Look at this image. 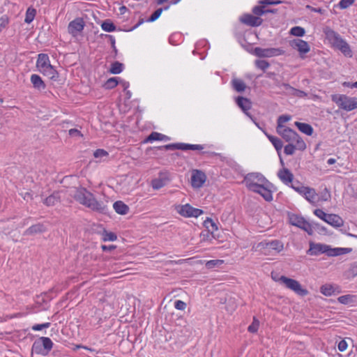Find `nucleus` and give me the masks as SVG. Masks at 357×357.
<instances>
[{"label": "nucleus", "mask_w": 357, "mask_h": 357, "mask_svg": "<svg viewBox=\"0 0 357 357\" xmlns=\"http://www.w3.org/2000/svg\"><path fill=\"white\" fill-rule=\"evenodd\" d=\"M302 195H303L309 202L314 203L315 202L317 194L316 193L314 188L307 187L306 190L303 194H302Z\"/></svg>", "instance_id": "473e14b6"}, {"label": "nucleus", "mask_w": 357, "mask_h": 357, "mask_svg": "<svg viewBox=\"0 0 357 357\" xmlns=\"http://www.w3.org/2000/svg\"><path fill=\"white\" fill-rule=\"evenodd\" d=\"M299 228L306 231L308 235L311 236L314 233L313 224H310L305 218L303 219V222L301 224V226Z\"/></svg>", "instance_id": "37998d69"}, {"label": "nucleus", "mask_w": 357, "mask_h": 357, "mask_svg": "<svg viewBox=\"0 0 357 357\" xmlns=\"http://www.w3.org/2000/svg\"><path fill=\"white\" fill-rule=\"evenodd\" d=\"M314 214L326 222V220L327 219L328 213H326L322 209L317 208L314 211Z\"/></svg>", "instance_id": "680f3d73"}, {"label": "nucleus", "mask_w": 357, "mask_h": 357, "mask_svg": "<svg viewBox=\"0 0 357 357\" xmlns=\"http://www.w3.org/2000/svg\"><path fill=\"white\" fill-rule=\"evenodd\" d=\"M119 84L118 77H110L103 84L105 89H112L115 88Z\"/></svg>", "instance_id": "a19ab883"}, {"label": "nucleus", "mask_w": 357, "mask_h": 357, "mask_svg": "<svg viewBox=\"0 0 357 357\" xmlns=\"http://www.w3.org/2000/svg\"><path fill=\"white\" fill-rule=\"evenodd\" d=\"M59 193L58 192H54L51 195L44 199L43 203L46 206H50L55 205L56 203L59 202Z\"/></svg>", "instance_id": "c85d7f7f"}, {"label": "nucleus", "mask_w": 357, "mask_h": 357, "mask_svg": "<svg viewBox=\"0 0 357 357\" xmlns=\"http://www.w3.org/2000/svg\"><path fill=\"white\" fill-rule=\"evenodd\" d=\"M254 54L258 57L266 58L282 55L284 54V51L280 48H261L257 47L254 49Z\"/></svg>", "instance_id": "39448f33"}, {"label": "nucleus", "mask_w": 357, "mask_h": 357, "mask_svg": "<svg viewBox=\"0 0 357 357\" xmlns=\"http://www.w3.org/2000/svg\"><path fill=\"white\" fill-rule=\"evenodd\" d=\"M271 183H261L255 190H250L254 192L259 194L266 201L270 202L273 200L272 192L268 189V185Z\"/></svg>", "instance_id": "a211bd4d"}, {"label": "nucleus", "mask_w": 357, "mask_h": 357, "mask_svg": "<svg viewBox=\"0 0 357 357\" xmlns=\"http://www.w3.org/2000/svg\"><path fill=\"white\" fill-rule=\"evenodd\" d=\"M204 149V146L200 144H190L183 143V151L192 150L201 151Z\"/></svg>", "instance_id": "864d4df0"}, {"label": "nucleus", "mask_w": 357, "mask_h": 357, "mask_svg": "<svg viewBox=\"0 0 357 357\" xmlns=\"http://www.w3.org/2000/svg\"><path fill=\"white\" fill-rule=\"evenodd\" d=\"M85 26V22L82 17H77L71 21L68 26V33L73 37H76L81 33Z\"/></svg>", "instance_id": "9d476101"}, {"label": "nucleus", "mask_w": 357, "mask_h": 357, "mask_svg": "<svg viewBox=\"0 0 357 357\" xmlns=\"http://www.w3.org/2000/svg\"><path fill=\"white\" fill-rule=\"evenodd\" d=\"M289 45L293 49L296 50L299 52L301 58H303V54L308 53L310 50L309 44L299 38L290 40Z\"/></svg>", "instance_id": "9b49d317"}, {"label": "nucleus", "mask_w": 357, "mask_h": 357, "mask_svg": "<svg viewBox=\"0 0 357 357\" xmlns=\"http://www.w3.org/2000/svg\"><path fill=\"white\" fill-rule=\"evenodd\" d=\"M259 326V321L256 317L253 318L252 323L248 326V331L251 333H255L257 332Z\"/></svg>", "instance_id": "603ef678"}, {"label": "nucleus", "mask_w": 357, "mask_h": 357, "mask_svg": "<svg viewBox=\"0 0 357 357\" xmlns=\"http://www.w3.org/2000/svg\"><path fill=\"white\" fill-rule=\"evenodd\" d=\"M108 155V153L104 149H98L93 152V156L96 158Z\"/></svg>", "instance_id": "774afa93"}, {"label": "nucleus", "mask_w": 357, "mask_h": 357, "mask_svg": "<svg viewBox=\"0 0 357 357\" xmlns=\"http://www.w3.org/2000/svg\"><path fill=\"white\" fill-rule=\"evenodd\" d=\"M177 211L181 215L185 217V218H190V217L197 218L200 215L204 213L203 210L194 208L192 206H190L189 204L179 206Z\"/></svg>", "instance_id": "0eeeda50"}, {"label": "nucleus", "mask_w": 357, "mask_h": 357, "mask_svg": "<svg viewBox=\"0 0 357 357\" xmlns=\"http://www.w3.org/2000/svg\"><path fill=\"white\" fill-rule=\"evenodd\" d=\"M278 176L286 185L293 183L294 174L287 168L280 169L278 172Z\"/></svg>", "instance_id": "aec40b11"}, {"label": "nucleus", "mask_w": 357, "mask_h": 357, "mask_svg": "<svg viewBox=\"0 0 357 357\" xmlns=\"http://www.w3.org/2000/svg\"><path fill=\"white\" fill-rule=\"evenodd\" d=\"M236 105L242 109L245 114L248 116L257 127H259V124L256 122V119L250 112L249 110L252 107V102L248 98L243 96H238L236 98Z\"/></svg>", "instance_id": "423d86ee"}, {"label": "nucleus", "mask_w": 357, "mask_h": 357, "mask_svg": "<svg viewBox=\"0 0 357 357\" xmlns=\"http://www.w3.org/2000/svg\"><path fill=\"white\" fill-rule=\"evenodd\" d=\"M309 249L306 251V254L310 256H318L321 254H326L328 245L310 241L309 243Z\"/></svg>", "instance_id": "2eb2a0df"}, {"label": "nucleus", "mask_w": 357, "mask_h": 357, "mask_svg": "<svg viewBox=\"0 0 357 357\" xmlns=\"http://www.w3.org/2000/svg\"><path fill=\"white\" fill-rule=\"evenodd\" d=\"M101 28L107 32H112L116 29V25L110 20L103 21L101 24Z\"/></svg>", "instance_id": "4c0bfd02"}, {"label": "nucleus", "mask_w": 357, "mask_h": 357, "mask_svg": "<svg viewBox=\"0 0 357 357\" xmlns=\"http://www.w3.org/2000/svg\"><path fill=\"white\" fill-rule=\"evenodd\" d=\"M266 247L269 249L280 252L283 249V244L278 240H274L266 243Z\"/></svg>", "instance_id": "58836bf2"}, {"label": "nucleus", "mask_w": 357, "mask_h": 357, "mask_svg": "<svg viewBox=\"0 0 357 357\" xmlns=\"http://www.w3.org/2000/svg\"><path fill=\"white\" fill-rule=\"evenodd\" d=\"M49 66H51L50 58L46 54H39L36 61V68L40 73L43 72V70L47 68Z\"/></svg>", "instance_id": "6ab92c4d"}, {"label": "nucleus", "mask_w": 357, "mask_h": 357, "mask_svg": "<svg viewBox=\"0 0 357 357\" xmlns=\"http://www.w3.org/2000/svg\"><path fill=\"white\" fill-rule=\"evenodd\" d=\"M331 100L335 102L338 107L346 111H351L357 108V98L349 97L346 95L335 94L332 95Z\"/></svg>", "instance_id": "f257e3e1"}, {"label": "nucleus", "mask_w": 357, "mask_h": 357, "mask_svg": "<svg viewBox=\"0 0 357 357\" xmlns=\"http://www.w3.org/2000/svg\"><path fill=\"white\" fill-rule=\"evenodd\" d=\"M354 298H356V296H354V295L347 294V295H343V296H339L337 298V301L341 304L347 305V304L354 303Z\"/></svg>", "instance_id": "ea45409f"}, {"label": "nucleus", "mask_w": 357, "mask_h": 357, "mask_svg": "<svg viewBox=\"0 0 357 357\" xmlns=\"http://www.w3.org/2000/svg\"><path fill=\"white\" fill-rule=\"evenodd\" d=\"M290 33L293 36L302 37L305 35V29L301 26H294L290 30Z\"/></svg>", "instance_id": "49530a36"}, {"label": "nucleus", "mask_w": 357, "mask_h": 357, "mask_svg": "<svg viewBox=\"0 0 357 357\" xmlns=\"http://www.w3.org/2000/svg\"><path fill=\"white\" fill-rule=\"evenodd\" d=\"M154 149H158V150H182L183 151V143H174V144H169L164 146H155V147H151L148 150H153Z\"/></svg>", "instance_id": "a878e982"}, {"label": "nucleus", "mask_w": 357, "mask_h": 357, "mask_svg": "<svg viewBox=\"0 0 357 357\" xmlns=\"http://www.w3.org/2000/svg\"><path fill=\"white\" fill-rule=\"evenodd\" d=\"M43 75L47 77L49 79L54 82H56L59 84L61 83V80L59 79V74L56 71V70L51 65L47 67V68L43 70V72H41Z\"/></svg>", "instance_id": "412c9836"}, {"label": "nucleus", "mask_w": 357, "mask_h": 357, "mask_svg": "<svg viewBox=\"0 0 357 357\" xmlns=\"http://www.w3.org/2000/svg\"><path fill=\"white\" fill-rule=\"evenodd\" d=\"M255 66L258 68L265 71L266 69H267L270 66V63L265 60H256Z\"/></svg>", "instance_id": "4d7b16f0"}, {"label": "nucleus", "mask_w": 357, "mask_h": 357, "mask_svg": "<svg viewBox=\"0 0 357 357\" xmlns=\"http://www.w3.org/2000/svg\"><path fill=\"white\" fill-rule=\"evenodd\" d=\"M36 14V10L33 8L29 7L26 10L24 22L27 24H30L34 20Z\"/></svg>", "instance_id": "79ce46f5"}, {"label": "nucleus", "mask_w": 357, "mask_h": 357, "mask_svg": "<svg viewBox=\"0 0 357 357\" xmlns=\"http://www.w3.org/2000/svg\"><path fill=\"white\" fill-rule=\"evenodd\" d=\"M281 137L289 143L297 144L298 150L304 151L306 149V144L298 134L290 128H286L281 132Z\"/></svg>", "instance_id": "7ed1b4c3"}, {"label": "nucleus", "mask_w": 357, "mask_h": 357, "mask_svg": "<svg viewBox=\"0 0 357 357\" xmlns=\"http://www.w3.org/2000/svg\"><path fill=\"white\" fill-rule=\"evenodd\" d=\"M206 180V176L201 170L194 169L191 175V185L195 188H201Z\"/></svg>", "instance_id": "4468645a"}, {"label": "nucleus", "mask_w": 357, "mask_h": 357, "mask_svg": "<svg viewBox=\"0 0 357 357\" xmlns=\"http://www.w3.org/2000/svg\"><path fill=\"white\" fill-rule=\"evenodd\" d=\"M267 137L270 142L273 145V146L275 147V149H276V151H278V153L280 154V151H281L283 146L282 141L280 138L273 135H267Z\"/></svg>", "instance_id": "f704fd0d"}, {"label": "nucleus", "mask_w": 357, "mask_h": 357, "mask_svg": "<svg viewBox=\"0 0 357 357\" xmlns=\"http://www.w3.org/2000/svg\"><path fill=\"white\" fill-rule=\"evenodd\" d=\"M162 11H163L162 8H158L151 14V15L146 20V22H155L156 20H158L160 17Z\"/></svg>", "instance_id": "09e8293b"}, {"label": "nucleus", "mask_w": 357, "mask_h": 357, "mask_svg": "<svg viewBox=\"0 0 357 357\" xmlns=\"http://www.w3.org/2000/svg\"><path fill=\"white\" fill-rule=\"evenodd\" d=\"M303 219L304 218L299 215L294 213L289 214V223L291 225L296 226L298 228L301 226V224L303 222Z\"/></svg>", "instance_id": "72a5a7b5"}, {"label": "nucleus", "mask_w": 357, "mask_h": 357, "mask_svg": "<svg viewBox=\"0 0 357 357\" xmlns=\"http://www.w3.org/2000/svg\"><path fill=\"white\" fill-rule=\"evenodd\" d=\"M291 187L297 192L302 195L306 190L305 186H303L301 185V183L299 181L293 182L291 185Z\"/></svg>", "instance_id": "3c124183"}, {"label": "nucleus", "mask_w": 357, "mask_h": 357, "mask_svg": "<svg viewBox=\"0 0 357 357\" xmlns=\"http://www.w3.org/2000/svg\"><path fill=\"white\" fill-rule=\"evenodd\" d=\"M326 250V255L328 257L340 256L339 248H332L328 245Z\"/></svg>", "instance_id": "bf43d9fd"}, {"label": "nucleus", "mask_w": 357, "mask_h": 357, "mask_svg": "<svg viewBox=\"0 0 357 357\" xmlns=\"http://www.w3.org/2000/svg\"><path fill=\"white\" fill-rule=\"evenodd\" d=\"M241 22L244 24L256 27L260 26L263 20L260 17L254 16L251 14H244L240 19Z\"/></svg>", "instance_id": "f3484780"}, {"label": "nucleus", "mask_w": 357, "mask_h": 357, "mask_svg": "<svg viewBox=\"0 0 357 357\" xmlns=\"http://www.w3.org/2000/svg\"><path fill=\"white\" fill-rule=\"evenodd\" d=\"M275 84L279 88H283L285 91L284 93L288 96H293L298 98H305L307 96V93L305 91L296 89L287 83L280 84L278 80H276Z\"/></svg>", "instance_id": "f8f14e48"}, {"label": "nucleus", "mask_w": 357, "mask_h": 357, "mask_svg": "<svg viewBox=\"0 0 357 357\" xmlns=\"http://www.w3.org/2000/svg\"><path fill=\"white\" fill-rule=\"evenodd\" d=\"M113 208L116 213L120 215H126L129 211V207L122 201H116L113 204Z\"/></svg>", "instance_id": "393cba45"}, {"label": "nucleus", "mask_w": 357, "mask_h": 357, "mask_svg": "<svg viewBox=\"0 0 357 357\" xmlns=\"http://www.w3.org/2000/svg\"><path fill=\"white\" fill-rule=\"evenodd\" d=\"M117 238L116 235L113 232H108L106 230H104L102 234V239L104 241H114Z\"/></svg>", "instance_id": "5fc2aeb1"}, {"label": "nucleus", "mask_w": 357, "mask_h": 357, "mask_svg": "<svg viewBox=\"0 0 357 357\" xmlns=\"http://www.w3.org/2000/svg\"><path fill=\"white\" fill-rule=\"evenodd\" d=\"M313 229H315L321 234H326L327 232L326 228L319 223H313Z\"/></svg>", "instance_id": "338daca9"}, {"label": "nucleus", "mask_w": 357, "mask_h": 357, "mask_svg": "<svg viewBox=\"0 0 357 357\" xmlns=\"http://www.w3.org/2000/svg\"><path fill=\"white\" fill-rule=\"evenodd\" d=\"M295 126L301 132L308 136H311L313 134V128L308 123L296 121Z\"/></svg>", "instance_id": "cd10ccee"}, {"label": "nucleus", "mask_w": 357, "mask_h": 357, "mask_svg": "<svg viewBox=\"0 0 357 357\" xmlns=\"http://www.w3.org/2000/svg\"><path fill=\"white\" fill-rule=\"evenodd\" d=\"M243 182L245 183L249 190H255V188L259 187L261 183H270L264 175L259 172L247 174L244 177Z\"/></svg>", "instance_id": "f03ea898"}, {"label": "nucleus", "mask_w": 357, "mask_h": 357, "mask_svg": "<svg viewBox=\"0 0 357 357\" xmlns=\"http://www.w3.org/2000/svg\"><path fill=\"white\" fill-rule=\"evenodd\" d=\"M46 228L44 225L38 223L33 225L29 227L24 232L26 235H33L36 234H40L45 231Z\"/></svg>", "instance_id": "bb28decb"}, {"label": "nucleus", "mask_w": 357, "mask_h": 357, "mask_svg": "<svg viewBox=\"0 0 357 357\" xmlns=\"http://www.w3.org/2000/svg\"><path fill=\"white\" fill-rule=\"evenodd\" d=\"M299 228L306 231L308 235L311 236L314 233L313 224H310L305 218L303 219V222L301 224V226Z\"/></svg>", "instance_id": "c03bdc74"}, {"label": "nucleus", "mask_w": 357, "mask_h": 357, "mask_svg": "<svg viewBox=\"0 0 357 357\" xmlns=\"http://www.w3.org/2000/svg\"><path fill=\"white\" fill-rule=\"evenodd\" d=\"M338 289V287H334L330 284H325L320 287V292L326 296H330L335 294V289Z\"/></svg>", "instance_id": "c756f323"}, {"label": "nucleus", "mask_w": 357, "mask_h": 357, "mask_svg": "<svg viewBox=\"0 0 357 357\" xmlns=\"http://www.w3.org/2000/svg\"><path fill=\"white\" fill-rule=\"evenodd\" d=\"M123 70V64L119 61H114L111 64L109 72L111 74L116 75L121 73Z\"/></svg>", "instance_id": "e433bc0d"}, {"label": "nucleus", "mask_w": 357, "mask_h": 357, "mask_svg": "<svg viewBox=\"0 0 357 357\" xmlns=\"http://www.w3.org/2000/svg\"><path fill=\"white\" fill-rule=\"evenodd\" d=\"M347 274L349 276H351L352 278L356 277L357 275V264H351L349 268L347 271Z\"/></svg>", "instance_id": "0e129e2a"}, {"label": "nucleus", "mask_w": 357, "mask_h": 357, "mask_svg": "<svg viewBox=\"0 0 357 357\" xmlns=\"http://www.w3.org/2000/svg\"><path fill=\"white\" fill-rule=\"evenodd\" d=\"M31 352L36 353V354H40L43 356L47 355V351H45L44 348L42 347L40 343L38 342V340H35L32 345Z\"/></svg>", "instance_id": "c9c22d12"}, {"label": "nucleus", "mask_w": 357, "mask_h": 357, "mask_svg": "<svg viewBox=\"0 0 357 357\" xmlns=\"http://www.w3.org/2000/svg\"><path fill=\"white\" fill-rule=\"evenodd\" d=\"M160 135L161 133H159L158 132H152L144 139L143 143H149L152 142L153 141H160Z\"/></svg>", "instance_id": "a18cd8bd"}, {"label": "nucleus", "mask_w": 357, "mask_h": 357, "mask_svg": "<svg viewBox=\"0 0 357 357\" xmlns=\"http://www.w3.org/2000/svg\"><path fill=\"white\" fill-rule=\"evenodd\" d=\"M252 13L257 15V17H259L264 14L266 13V9L264 8V5L263 6H256L252 8Z\"/></svg>", "instance_id": "052dcab7"}, {"label": "nucleus", "mask_w": 357, "mask_h": 357, "mask_svg": "<svg viewBox=\"0 0 357 357\" xmlns=\"http://www.w3.org/2000/svg\"><path fill=\"white\" fill-rule=\"evenodd\" d=\"M291 119L290 115H281L278 117L277 120V126H278V129H280L282 128V126H283V123L289 121Z\"/></svg>", "instance_id": "6e6d98bb"}, {"label": "nucleus", "mask_w": 357, "mask_h": 357, "mask_svg": "<svg viewBox=\"0 0 357 357\" xmlns=\"http://www.w3.org/2000/svg\"><path fill=\"white\" fill-rule=\"evenodd\" d=\"M327 38L332 42L333 46L340 50L347 43L336 31L330 29L326 32Z\"/></svg>", "instance_id": "dca6fc26"}, {"label": "nucleus", "mask_w": 357, "mask_h": 357, "mask_svg": "<svg viewBox=\"0 0 357 357\" xmlns=\"http://www.w3.org/2000/svg\"><path fill=\"white\" fill-rule=\"evenodd\" d=\"M231 86L233 89L237 92H243L246 89L245 83L240 79H233L231 81Z\"/></svg>", "instance_id": "2f4dec72"}, {"label": "nucleus", "mask_w": 357, "mask_h": 357, "mask_svg": "<svg viewBox=\"0 0 357 357\" xmlns=\"http://www.w3.org/2000/svg\"><path fill=\"white\" fill-rule=\"evenodd\" d=\"M296 149H298L297 144L289 143L287 145L284 146V152L286 155H293Z\"/></svg>", "instance_id": "de8ad7c7"}, {"label": "nucleus", "mask_w": 357, "mask_h": 357, "mask_svg": "<svg viewBox=\"0 0 357 357\" xmlns=\"http://www.w3.org/2000/svg\"><path fill=\"white\" fill-rule=\"evenodd\" d=\"M354 2V0H340L339 3V6L342 9H345L352 5Z\"/></svg>", "instance_id": "69168bd1"}, {"label": "nucleus", "mask_w": 357, "mask_h": 357, "mask_svg": "<svg viewBox=\"0 0 357 357\" xmlns=\"http://www.w3.org/2000/svg\"><path fill=\"white\" fill-rule=\"evenodd\" d=\"M171 181V175L168 172H161L158 177L151 181V186L154 190H159L167 185Z\"/></svg>", "instance_id": "1a4fd4ad"}, {"label": "nucleus", "mask_w": 357, "mask_h": 357, "mask_svg": "<svg viewBox=\"0 0 357 357\" xmlns=\"http://www.w3.org/2000/svg\"><path fill=\"white\" fill-rule=\"evenodd\" d=\"M326 222L336 228L340 227L344 225L342 218L340 215L333 213L328 215Z\"/></svg>", "instance_id": "4be33fe9"}, {"label": "nucleus", "mask_w": 357, "mask_h": 357, "mask_svg": "<svg viewBox=\"0 0 357 357\" xmlns=\"http://www.w3.org/2000/svg\"><path fill=\"white\" fill-rule=\"evenodd\" d=\"M30 81L33 84V88L38 91H43L46 89L45 83L38 75H31Z\"/></svg>", "instance_id": "5701e85b"}, {"label": "nucleus", "mask_w": 357, "mask_h": 357, "mask_svg": "<svg viewBox=\"0 0 357 357\" xmlns=\"http://www.w3.org/2000/svg\"><path fill=\"white\" fill-rule=\"evenodd\" d=\"M38 342H39L45 351H47V354L51 351L53 347V342L50 337H41L37 339Z\"/></svg>", "instance_id": "7c9ffc66"}, {"label": "nucleus", "mask_w": 357, "mask_h": 357, "mask_svg": "<svg viewBox=\"0 0 357 357\" xmlns=\"http://www.w3.org/2000/svg\"><path fill=\"white\" fill-rule=\"evenodd\" d=\"M204 226L207 229V235H211L213 238H215V235L214 232L218 230V225L213 220L210 218H207L204 221Z\"/></svg>", "instance_id": "b1692460"}, {"label": "nucleus", "mask_w": 357, "mask_h": 357, "mask_svg": "<svg viewBox=\"0 0 357 357\" xmlns=\"http://www.w3.org/2000/svg\"><path fill=\"white\" fill-rule=\"evenodd\" d=\"M9 23V17L4 15L0 17V32L6 28Z\"/></svg>", "instance_id": "e2e57ef3"}, {"label": "nucleus", "mask_w": 357, "mask_h": 357, "mask_svg": "<svg viewBox=\"0 0 357 357\" xmlns=\"http://www.w3.org/2000/svg\"><path fill=\"white\" fill-rule=\"evenodd\" d=\"M340 51H341V52L345 56H347V57H351L353 56V53H352V51L350 48V46L349 45L346 43L344 44V45H343V47L340 48Z\"/></svg>", "instance_id": "13d9d810"}, {"label": "nucleus", "mask_w": 357, "mask_h": 357, "mask_svg": "<svg viewBox=\"0 0 357 357\" xmlns=\"http://www.w3.org/2000/svg\"><path fill=\"white\" fill-rule=\"evenodd\" d=\"M279 280L282 282L286 287L294 291L298 295L305 296L308 294V291L301 287V284L296 280L289 278L286 276L282 275Z\"/></svg>", "instance_id": "20e7f679"}, {"label": "nucleus", "mask_w": 357, "mask_h": 357, "mask_svg": "<svg viewBox=\"0 0 357 357\" xmlns=\"http://www.w3.org/2000/svg\"><path fill=\"white\" fill-rule=\"evenodd\" d=\"M108 202L107 200L105 202L98 201L93 195L88 204V208L99 213L107 214L109 213Z\"/></svg>", "instance_id": "6e6552de"}, {"label": "nucleus", "mask_w": 357, "mask_h": 357, "mask_svg": "<svg viewBox=\"0 0 357 357\" xmlns=\"http://www.w3.org/2000/svg\"><path fill=\"white\" fill-rule=\"evenodd\" d=\"M93 194L88 191L86 188L77 190L74 198L79 204L88 207V204L91 201Z\"/></svg>", "instance_id": "ddd939ff"}, {"label": "nucleus", "mask_w": 357, "mask_h": 357, "mask_svg": "<svg viewBox=\"0 0 357 357\" xmlns=\"http://www.w3.org/2000/svg\"><path fill=\"white\" fill-rule=\"evenodd\" d=\"M224 263L223 260L221 259H213L208 261L206 263V267L208 269L213 268L215 267H218Z\"/></svg>", "instance_id": "8fccbe9b"}]
</instances>
